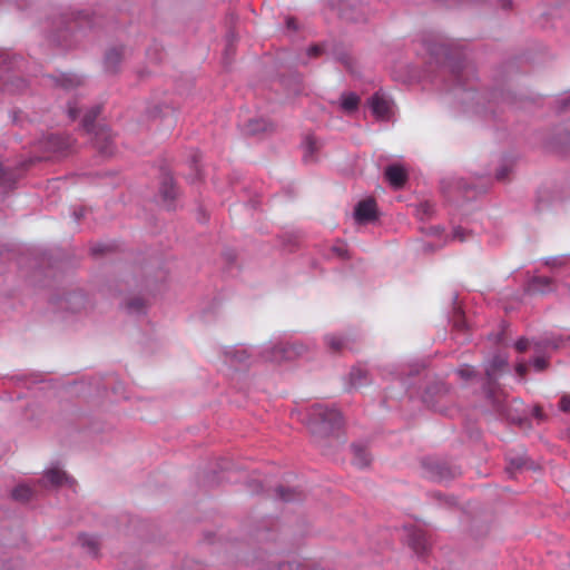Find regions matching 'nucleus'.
<instances>
[{
    "label": "nucleus",
    "instance_id": "f3484780",
    "mask_svg": "<svg viewBox=\"0 0 570 570\" xmlns=\"http://www.w3.org/2000/svg\"><path fill=\"white\" fill-rule=\"evenodd\" d=\"M75 144V139L67 134H50L47 138V146L53 153H67Z\"/></svg>",
    "mask_w": 570,
    "mask_h": 570
},
{
    "label": "nucleus",
    "instance_id": "5701e85b",
    "mask_svg": "<svg viewBox=\"0 0 570 570\" xmlns=\"http://www.w3.org/2000/svg\"><path fill=\"white\" fill-rule=\"evenodd\" d=\"M40 485L46 487L47 484H50L52 487H59L63 483L72 484L75 483V480L67 475V473L59 469H50L45 472V475L42 479L38 481Z\"/></svg>",
    "mask_w": 570,
    "mask_h": 570
},
{
    "label": "nucleus",
    "instance_id": "39448f33",
    "mask_svg": "<svg viewBox=\"0 0 570 570\" xmlns=\"http://www.w3.org/2000/svg\"><path fill=\"white\" fill-rule=\"evenodd\" d=\"M487 399L501 419L518 425H521L525 420L523 413L520 412L522 403L519 400L513 399L509 402L504 394L498 393L495 389H489Z\"/></svg>",
    "mask_w": 570,
    "mask_h": 570
},
{
    "label": "nucleus",
    "instance_id": "69168bd1",
    "mask_svg": "<svg viewBox=\"0 0 570 570\" xmlns=\"http://www.w3.org/2000/svg\"><path fill=\"white\" fill-rule=\"evenodd\" d=\"M286 26H287L288 29H292V30H296L297 29V23H296V20L294 18H287Z\"/></svg>",
    "mask_w": 570,
    "mask_h": 570
},
{
    "label": "nucleus",
    "instance_id": "cd10ccee",
    "mask_svg": "<svg viewBox=\"0 0 570 570\" xmlns=\"http://www.w3.org/2000/svg\"><path fill=\"white\" fill-rule=\"evenodd\" d=\"M563 337L562 336H557L554 334H547L542 337H540L539 340H533L532 343L535 347V350L538 352H541L546 348H552V350H558L559 347H561L563 345Z\"/></svg>",
    "mask_w": 570,
    "mask_h": 570
},
{
    "label": "nucleus",
    "instance_id": "49530a36",
    "mask_svg": "<svg viewBox=\"0 0 570 570\" xmlns=\"http://www.w3.org/2000/svg\"><path fill=\"white\" fill-rule=\"evenodd\" d=\"M417 213L421 218L430 217L434 213V206L431 203H421L417 207Z\"/></svg>",
    "mask_w": 570,
    "mask_h": 570
},
{
    "label": "nucleus",
    "instance_id": "a211bd4d",
    "mask_svg": "<svg viewBox=\"0 0 570 570\" xmlns=\"http://www.w3.org/2000/svg\"><path fill=\"white\" fill-rule=\"evenodd\" d=\"M554 291L553 279L547 276H533L527 284L525 292L530 295L548 294Z\"/></svg>",
    "mask_w": 570,
    "mask_h": 570
},
{
    "label": "nucleus",
    "instance_id": "09e8293b",
    "mask_svg": "<svg viewBox=\"0 0 570 570\" xmlns=\"http://www.w3.org/2000/svg\"><path fill=\"white\" fill-rule=\"evenodd\" d=\"M511 168L507 165L500 167L495 173V179L499 181H504L508 179Z\"/></svg>",
    "mask_w": 570,
    "mask_h": 570
},
{
    "label": "nucleus",
    "instance_id": "8fccbe9b",
    "mask_svg": "<svg viewBox=\"0 0 570 570\" xmlns=\"http://www.w3.org/2000/svg\"><path fill=\"white\" fill-rule=\"evenodd\" d=\"M80 115V108L77 106L76 101L68 102V116L71 120H75Z\"/></svg>",
    "mask_w": 570,
    "mask_h": 570
},
{
    "label": "nucleus",
    "instance_id": "864d4df0",
    "mask_svg": "<svg viewBox=\"0 0 570 570\" xmlns=\"http://www.w3.org/2000/svg\"><path fill=\"white\" fill-rule=\"evenodd\" d=\"M110 249V246L107 244H96L91 247V254L94 256L101 255Z\"/></svg>",
    "mask_w": 570,
    "mask_h": 570
},
{
    "label": "nucleus",
    "instance_id": "79ce46f5",
    "mask_svg": "<svg viewBox=\"0 0 570 570\" xmlns=\"http://www.w3.org/2000/svg\"><path fill=\"white\" fill-rule=\"evenodd\" d=\"M527 463H528V458H525L524 455H518L514 458H510L508 470H511V469L521 470L527 466Z\"/></svg>",
    "mask_w": 570,
    "mask_h": 570
},
{
    "label": "nucleus",
    "instance_id": "c85d7f7f",
    "mask_svg": "<svg viewBox=\"0 0 570 570\" xmlns=\"http://www.w3.org/2000/svg\"><path fill=\"white\" fill-rule=\"evenodd\" d=\"M101 112V106L96 105L89 108L81 119V127L88 134L95 132V121Z\"/></svg>",
    "mask_w": 570,
    "mask_h": 570
},
{
    "label": "nucleus",
    "instance_id": "0e129e2a",
    "mask_svg": "<svg viewBox=\"0 0 570 570\" xmlns=\"http://www.w3.org/2000/svg\"><path fill=\"white\" fill-rule=\"evenodd\" d=\"M515 371L520 376H523L528 371V366L524 363H519L515 367Z\"/></svg>",
    "mask_w": 570,
    "mask_h": 570
},
{
    "label": "nucleus",
    "instance_id": "e2e57ef3",
    "mask_svg": "<svg viewBox=\"0 0 570 570\" xmlns=\"http://www.w3.org/2000/svg\"><path fill=\"white\" fill-rule=\"evenodd\" d=\"M498 3L501 9L508 11L512 9L513 2L512 0H498Z\"/></svg>",
    "mask_w": 570,
    "mask_h": 570
},
{
    "label": "nucleus",
    "instance_id": "7c9ffc66",
    "mask_svg": "<svg viewBox=\"0 0 570 570\" xmlns=\"http://www.w3.org/2000/svg\"><path fill=\"white\" fill-rule=\"evenodd\" d=\"M78 544L90 556L96 557L99 551V541L96 537L82 533L77 539Z\"/></svg>",
    "mask_w": 570,
    "mask_h": 570
},
{
    "label": "nucleus",
    "instance_id": "bb28decb",
    "mask_svg": "<svg viewBox=\"0 0 570 570\" xmlns=\"http://www.w3.org/2000/svg\"><path fill=\"white\" fill-rule=\"evenodd\" d=\"M244 130L246 135L257 136L263 132L272 131L273 125L265 118H253L246 122Z\"/></svg>",
    "mask_w": 570,
    "mask_h": 570
},
{
    "label": "nucleus",
    "instance_id": "b1692460",
    "mask_svg": "<svg viewBox=\"0 0 570 570\" xmlns=\"http://www.w3.org/2000/svg\"><path fill=\"white\" fill-rule=\"evenodd\" d=\"M225 356L232 366L240 367L249 364L252 354L244 347H234L225 351Z\"/></svg>",
    "mask_w": 570,
    "mask_h": 570
},
{
    "label": "nucleus",
    "instance_id": "4c0bfd02",
    "mask_svg": "<svg viewBox=\"0 0 570 570\" xmlns=\"http://www.w3.org/2000/svg\"><path fill=\"white\" fill-rule=\"evenodd\" d=\"M126 308L130 314H142L146 309L145 301L140 297L131 298L126 303Z\"/></svg>",
    "mask_w": 570,
    "mask_h": 570
},
{
    "label": "nucleus",
    "instance_id": "a878e982",
    "mask_svg": "<svg viewBox=\"0 0 570 570\" xmlns=\"http://www.w3.org/2000/svg\"><path fill=\"white\" fill-rule=\"evenodd\" d=\"M370 106L373 114L379 118H386L390 115V101L380 92H375L370 99Z\"/></svg>",
    "mask_w": 570,
    "mask_h": 570
},
{
    "label": "nucleus",
    "instance_id": "680f3d73",
    "mask_svg": "<svg viewBox=\"0 0 570 570\" xmlns=\"http://www.w3.org/2000/svg\"><path fill=\"white\" fill-rule=\"evenodd\" d=\"M562 259L560 257H549L544 261L547 266H560L562 264Z\"/></svg>",
    "mask_w": 570,
    "mask_h": 570
},
{
    "label": "nucleus",
    "instance_id": "9d476101",
    "mask_svg": "<svg viewBox=\"0 0 570 570\" xmlns=\"http://www.w3.org/2000/svg\"><path fill=\"white\" fill-rule=\"evenodd\" d=\"M404 530L406 533L405 538L409 547L415 552L416 556L424 557L431 547L425 532L413 525L405 527Z\"/></svg>",
    "mask_w": 570,
    "mask_h": 570
},
{
    "label": "nucleus",
    "instance_id": "f704fd0d",
    "mask_svg": "<svg viewBox=\"0 0 570 570\" xmlns=\"http://www.w3.org/2000/svg\"><path fill=\"white\" fill-rule=\"evenodd\" d=\"M367 371L361 366L352 367L350 372V380L353 386H361L367 382Z\"/></svg>",
    "mask_w": 570,
    "mask_h": 570
},
{
    "label": "nucleus",
    "instance_id": "6e6d98bb",
    "mask_svg": "<svg viewBox=\"0 0 570 570\" xmlns=\"http://www.w3.org/2000/svg\"><path fill=\"white\" fill-rule=\"evenodd\" d=\"M514 346L518 352L523 353L529 346V341L524 337H521L515 342Z\"/></svg>",
    "mask_w": 570,
    "mask_h": 570
},
{
    "label": "nucleus",
    "instance_id": "603ef678",
    "mask_svg": "<svg viewBox=\"0 0 570 570\" xmlns=\"http://www.w3.org/2000/svg\"><path fill=\"white\" fill-rule=\"evenodd\" d=\"M180 570H204L203 566L193 560H186Z\"/></svg>",
    "mask_w": 570,
    "mask_h": 570
},
{
    "label": "nucleus",
    "instance_id": "393cba45",
    "mask_svg": "<svg viewBox=\"0 0 570 570\" xmlns=\"http://www.w3.org/2000/svg\"><path fill=\"white\" fill-rule=\"evenodd\" d=\"M353 453V464L360 469L367 468L371 464L372 455L367 451L366 445L362 443H353L351 445Z\"/></svg>",
    "mask_w": 570,
    "mask_h": 570
},
{
    "label": "nucleus",
    "instance_id": "338daca9",
    "mask_svg": "<svg viewBox=\"0 0 570 570\" xmlns=\"http://www.w3.org/2000/svg\"><path fill=\"white\" fill-rule=\"evenodd\" d=\"M198 220L203 224L207 223L209 220V216L205 215L202 209L198 212Z\"/></svg>",
    "mask_w": 570,
    "mask_h": 570
},
{
    "label": "nucleus",
    "instance_id": "c9c22d12",
    "mask_svg": "<svg viewBox=\"0 0 570 570\" xmlns=\"http://www.w3.org/2000/svg\"><path fill=\"white\" fill-rule=\"evenodd\" d=\"M325 342L332 352H341L348 344L347 338L337 335H326Z\"/></svg>",
    "mask_w": 570,
    "mask_h": 570
},
{
    "label": "nucleus",
    "instance_id": "e433bc0d",
    "mask_svg": "<svg viewBox=\"0 0 570 570\" xmlns=\"http://www.w3.org/2000/svg\"><path fill=\"white\" fill-rule=\"evenodd\" d=\"M304 155L303 161L308 164L314 161V154L317 150L316 142L313 137L307 136L303 144Z\"/></svg>",
    "mask_w": 570,
    "mask_h": 570
},
{
    "label": "nucleus",
    "instance_id": "5fc2aeb1",
    "mask_svg": "<svg viewBox=\"0 0 570 570\" xmlns=\"http://www.w3.org/2000/svg\"><path fill=\"white\" fill-rule=\"evenodd\" d=\"M247 487L253 493H259L263 490V484L258 480L248 481Z\"/></svg>",
    "mask_w": 570,
    "mask_h": 570
},
{
    "label": "nucleus",
    "instance_id": "2eb2a0df",
    "mask_svg": "<svg viewBox=\"0 0 570 570\" xmlns=\"http://www.w3.org/2000/svg\"><path fill=\"white\" fill-rule=\"evenodd\" d=\"M291 351V347H287V343L279 342L267 345L263 350L262 356L265 361L281 363L283 361L292 360Z\"/></svg>",
    "mask_w": 570,
    "mask_h": 570
},
{
    "label": "nucleus",
    "instance_id": "ea45409f",
    "mask_svg": "<svg viewBox=\"0 0 570 570\" xmlns=\"http://www.w3.org/2000/svg\"><path fill=\"white\" fill-rule=\"evenodd\" d=\"M202 155L198 153H194L191 155V167L195 170V175L190 178V183L194 184L202 178V173L199 168Z\"/></svg>",
    "mask_w": 570,
    "mask_h": 570
},
{
    "label": "nucleus",
    "instance_id": "de8ad7c7",
    "mask_svg": "<svg viewBox=\"0 0 570 570\" xmlns=\"http://www.w3.org/2000/svg\"><path fill=\"white\" fill-rule=\"evenodd\" d=\"M453 325H454V327H456L458 330H461V331L465 330V327H466L464 316L459 309L455 311V313H454Z\"/></svg>",
    "mask_w": 570,
    "mask_h": 570
},
{
    "label": "nucleus",
    "instance_id": "423d86ee",
    "mask_svg": "<svg viewBox=\"0 0 570 570\" xmlns=\"http://www.w3.org/2000/svg\"><path fill=\"white\" fill-rule=\"evenodd\" d=\"M423 468L428 475L438 482L450 481L461 474L460 466L441 460H425Z\"/></svg>",
    "mask_w": 570,
    "mask_h": 570
},
{
    "label": "nucleus",
    "instance_id": "aec40b11",
    "mask_svg": "<svg viewBox=\"0 0 570 570\" xmlns=\"http://www.w3.org/2000/svg\"><path fill=\"white\" fill-rule=\"evenodd\" d=\"M124 58V47H112L108 49L104 58L105 71L115 75L119 71Z\"/></svg>",
    "mask_w": 570,
    "mask_h": 570
},
{
    "label": "nucleus",
    "instance_id": "c03bdc74",
    "mask_svg": "<svg viewBox=\"0 0 570 570\" xmlns=\"http://www.w3.org/2000/svg\"><path fill=\"white\" fill-rule=\"evenodd\" d=\"M456 373L461 379H463L465 381L471 380L476 374L474 368L469 365L461 366L460 368L456 370Z\"/></svg>",
    "mask_w": 570,
    "mask_h": 570
},
{
    "label": "nucleus",
    "instance_id": "f03ea898",
    "mask_svg": "<svg viewBox=\"0 0 570 570\" xmlns=\"http://www.w3.org/2000/svg\"><path fill=\"white\" fill-rule=\"evenodd\" d=\"M431 58L440 65L442 73H448L453 88H463L466 85V63L463 45L455 41H440L429 46Z\"/></svg>",
    "mask_w": 570,
    "mask_h": 570
},
{
    "label": "nucleus",
    "instance_id": "4d7b16f0",
    "mask_svg": "<svg viewBox=\"0 0 570 570\" xmlns=\"http://www.w3.org/2000/svg\"><path fill=\"white\" fill-rule=\"evenodd\" d=\"M559 407L563 412H570V397L564 395L561 397Z\"/></svg>",
    "mask_w": 570,
    "mask_h": 570
},
{
    "label": "nucleus",
    "instance_id": "473e14b6",
    "mask_svg": "<svg viewBox=\"0 0 570 570\" xmlns=\"http://www.w3.org/2000/svg\"><path fill=\"white\" fill-rule=\"evenodd\" d=\"M454 188L462 191L464 196L469 197L470 191L482 193L485 191V184H469L464 178H456L453 181Z\"/></svg>",
    "mask_w": 570,
    "mask_h": 570
},
{
    "label": "nucleus",
    "instance_id": "0eeeda50",
    "mask_svg": "<svg viewBox=\"0 0 570 570\" xmlns=\"http://www.w3.org/2000/svg\"><path fill=\"white\" fill-rule=\"evenodd\" d=\"M515 101L517 97L514 94L502 88H495L489 92L484 112H489L493 118H495L498 116L497 109L504 111V109L513 107Z\"/></svg>",
    "mask_w": 570,
    "mask_h": 570
},
{
    "label": "nucleus",
    "instance_id": "72a5a7b5",
    "mask_svg": "<svg viewBox=\"0 0 570 570\" xmlns=\"http://www.w3.org/2000/svg\"><path fill=\"white\" fill-rule=\"evenodd\" d=\"M12 498L19 502H28L35 495V490L27 484L17 485L12 492Z\"/></svg>",
    "mask_w": 570,
    "mask_h": 570
},
{
    "label": "nucleus",
    "instance_id": "4be33fe9",
    "mask_svg": "<svg viewBox=\"0 0 570 570\" xmlns=\"http://www.w3.org/2000/svg\"><path fill=\"white\" fill-rule=\"evenodd\" d=\"M385 178L394 189L402 188L406 180L407 174L405 169L397 164L390 165L385 168Z\"/></svg>",
    "mask_w": 570,
    "mask_h": 570
},
{
    "label": "nucleus",
    "instance_id": "7ed1b4c3",
    "mask_svg": "<svg viewBox=\"0 0 570 570\" xmlns=\"http://www.w3.org/2000/svg\"><path fill=\"white\" fill-rule=\"evenodd\" d=\"M343 424V416L335 407L315 403L307 410V428L314 438H327Z\"/></svg>",
    "mask_w": 570,
    "mask_h": 570
},
{
    "label": "nucleus",
    "instance_id": "1a4fd4ad",
    "mask_svg": "<svg viewBox=\"0 0 570 570\" xmlns=\"http://www.w3.org/2000/svg\"><path fill=\"white\" fill-rule=\"evenodd\" d=\"M341 17L351 22H365L368 10L361 0H341Z\"/></svg>",
    "mask_w": 570,
    "mask_h": 570
},
{
    "label": "nucleus",
    "instance_id": "3c124183",
    "mask_svg": "<svg viewBox=\"0 0 570 570\" xmlns=\"http://www.w3.org/2000/svg\"><path fill=\"white\" fill-rule=\"evenodd\" d=\"M532 365L535 371L541 372L547 368L548 361L542 356H538L532 361Z\"/></svg>",
    "mask_w": 570,
    "mask_h": 570
},
{
    "label": "nucleus",
    "instance_id": "58836bf2",
    "mask_svg": "<svg viewBox=\"0 0 570 570\" xmlns=\"http://www.w3.org/2000/svg\"><path fill=\"white\" fill-rule=\"evenodd\" d=\"M452 239L459 240L461 243L470 239L472 237V233L461 226H456L452 229Z\"/></svg>",
    "mask_w": 570,
    "mask_h": 570
},
{
    "label": "nucleus",
    "instance_id": "9b49d317",
    "mask_svg": "<svg viewBox=\"0 0 570 570\" xmlns=\"http://www.w3.org/2000/svg\"><path fill=\"white\" fill-rule=\"evenodd\" d=\"M354 219L357 224H368L377 219V208L374 198L368 197L358 202L354 208Z\"/></svg>",
    "mask_w": 570,
    "mask_h": 570
},
{
    "label": "nucleus",
    "instance_id": "052dcab7",
    "mask_svg": "<svg viewBox=\"0 0 570 570\" xmlns=\"http://www.w3.org/2000/svg\"><path fill=\"white\" fill-rule=\"evenodd\" d=\"M323 52V48L318 45L312 46L307 49V55L309 57H317Z\"/></svg>",
    "mask_w": 570,
    "mask_h": 570
},
{
    "label": "nucleus",
    "instance_id": "dca6fc26",
    "mask_svg": "<svg viewBox=\"0 0 570 570\" xmlns=\"http://www.w3.org/2000/svg\"><path fill=\"white\" fill-rule=\"evenodd\" d=\"M48 79H50L56 87L66 91L73 90L83 83L82 77L76 73L59 72L57 75H49Z\"/></svg>",
    "mask_w": 570,
    "mask_h": 570
},
{
    "label": "nucleus",
    "instance_id": "a19ab883",
    "mask_svg": "<svg viewBox=\"0 0 570 570\" xmlns=\"http://www.w3.org/2000/svg\"><path fill=\"white\" fill-rule=\"evenodd\" d=\"M222 259L226 263L228 266V273H232L233 265L236 264L237 255L234 249H226L222 253Z\"/></svg>",
    "mask_w": 570,
    "mask_h": 570
},
{
    "label": "nucleus",
    "instance_id": "6ab92c4d",
    "mask_svg": "<svg viewBox=\"0 0 570 570\" xmlns=\"http://www.w3.org/2000/svg\"><path fill=\"white\" fill-rule=\"evenodd\" d=\"M508 365V361L502 355H494L485 368L487 383L483 385L485 394L489 389H494L495 373Z\"/></svg>",
    "mask_w": 570,
    "mask_h": 570
},
{
    "label": "nucleus",
    "instance_id": "4468645a",
    "mask_svg": "<svg viewBox=\"0 0 570 570\" xmlns=\"http://www.w3.org/2000/svg\"><path fill=\"white\" fill-rule=\"evenodd\" d=\"M94 145L98 153L105 157H109L115 153L114 139L107 127H99L94 132Z\"/></svg>",
    "mask_w": 570,
    "mask_h": 570
},
{
    "label": "nucleus",
    "instance_id": "a18cd8bd",
    "mask_svg": "<svg viewBox=\"0 0 570 570\" xmlns=\"http://www.w3.org/2000/svg\"><path fill=\"white\" fill-rule=\"evenodd\" d=\"M287 347H291V357L292 360L294 357H297L299 355H302L303 353L306 352L307 347L302 344V343H297V342H294V343H287Z\"/></svg>",
    "mask_w": 570,
    "mask_h": 570
},
{
    "label": "nucleus",
    "instance_id": "c756f323",
    "mask_svg": "<svg viewBox=\"0 0 570 570\" xmlns=\"http://www.w3.org/2000/svg\"><path fill=\"white\" fill-rule=\"evenodd\" d=\"M360 97L355 92H343L340 107L346 114H353L358 109Z\"/></svg>",
    "mask_w": 570,
    "mask_h": 570
},
{
    "label": "nucleus",
    "instance_id": "774afa93",
    "mask_svg": "<svg viewBox=\"0 0 570 570\" xmlns=\"http://www.w3.org/2000/svg\"><path fill=\"white\" fill-rule=\"evenodd\" d=\"M13 2L16 3V6L19 8V9H24L29 6V3L27 2V0H13Z\"/></svg>",
    "mask_w": 570,
    "mask_h": 570
},
{
    "label": "nucleus",
    "instance_id": "13d9d810",
    "mask_svg": "<svg viewBox=\"0 0 570 570\" xmlns=\"http://www.w3.org/2000/svg\"><path fill=\"white\" fill-rule=\"evenodd\" d=\"M559 111H566L570 109V97L562 98L558 101Z\"/></svg>",
    "mask_w": 570,
    "mask_h": 570
},
{
    "label": "nucleus",
    "instance_id": "37998d69",
    "mask_svg": "<svg viewBox=\"0 0 570 570\" xmlns=\"http://www.w3.org/2000/svg\"><path fill=\"white\" fill-rule=\"evenodd\" d=\"M307 564L299 561H288L279 564L278 570H307Z\"/></svg>",
    "mask_w": 570,
    "mask_h": 570
},
{
    "label": "nucleus",
    "instance_id": "2f4dec72",
    "mask_svg": "<svg viewBox=\"0 0 570 570\" xmlns=\"http://www.w3.org/2000/svg\"><path fill=\"white\" fill-rule=\"evenodd\" d=\"M276 499L282 502H294L302 499V492L294 488L279 485L275 489Z\"/></svg>",
    "mask_w": 570,
    "mask_h": 570
},
{
    "label": "nucleus",
    "instance_id": "6e6552de",
    "mask_svg": "<svg viewBox=\"0 0 570 570\" xmlns=\"http://www.w3.org/2000/svg\"><path fill=\"white\" fill-rule=\"evenodd\" d=\"M37 158H28L20 161L17 166H6L0 161V187L11 189L23 173L31 167Z\"/></svg>",
    "mask_w": 570,
    "mask_h": 570
},
{
    "label": "nucleus",
    "instance_id": "f257e3e1",
    "mask_svg": "<svg viewBox=\"0 0 570 570\" xmlns=\"http://www.w3.org/2000/svg\"><path fill=\"white\" fill-rule=\"evenodd\" d=\"M48 39L62 48L72 47L79 37L96 26L95 18L85 10L60 7L48 18Z\"/></svg>",
    "mask_w": 570,
    "mask_h": 570
},
{
    "label": "nucleus",
    "instance_id": "ddd939ff",
    "mask_svg": "<svg viewBox=\"0 0 570 570\" xmlns=\"http://www.w3.org/2000/svg\"><path fill=\"white\" fill-rule=\"evenodd\" d=\"M87 298L80 291L70 292L58 298L57 305L60 309L70 313H78L86 306Z\"/></svg>",
    "mask_w": 570,
    "mask_h": 570
},
{
    "label": "nucleus",
    "instance_id": "412c9836",
    "mask_svg": "<svg viewBox=\"0 0 570 570\" xmlns=\"http://www.w3.org/2000/svg\"><path fill=\"white\" fill-rule=\"evenodd\" d=\"M237 20V16L234 12L228 13L226 23L229 26V30L225 38V50L223 56V62L224 65H228L230 62V56L235 53V42H236V35L232 30V27L235 24Z\"/></svg>",
    "mask_w": 570,
    "mask_h": 570
},
{
    "label": "nucleus",
    "instance_id": "20e7f679",
    "mask_svg": "<svg viewBox=\"0 0 570 570\" xmlns=\"http://www.w3.org/2000/svg\"><path fill=\"white\" fill-rule=\"evenodd\" d=\"M24 59L12 51L0 49V80L3 81V89L10 92H20L27 88V81L12 75L14 71H21Z\"/></svg>",
    "mask_w": 570,
    "mask_h": 570
},
{
    "label": "nucleus",
    "instance_id": "f8f14e48",
    "mask_svg": "<svg viewBox=\"0 0 570 570\" xmlns=\"http://www.w3.org/2000/svg\"><path fill=\"white\" fill-rule=\"evenodd\" d=\"M159 194L161 196L164 206L168 210H173L176 208L175 200L178 196V189L176 187L173 176L168 173H163L161 175Z\"/></svg>",
    "mask_w": 570,
    "mask_h": 570
},
{
    "label": "nucleus",
    "instance_id": "bf43d9fd",
    "mask_svg": "<svg viewBox=\"0 0 570 570\" xmlns=\"http://www.w3.org/2000/svg\"><path fill=\"white\" fill-rule=\"evenodd\" d=\"M87 209L85 207H79L73 209L72 217L76 222H79L81 218L86 216Z\"/></svg>",
    "mask_w": 570,
    "mask_h": 570
}]
</instances>
